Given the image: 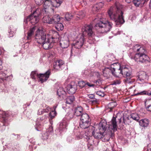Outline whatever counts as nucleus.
Wrapping results in <instances>:
<instances>
[{"instance_id": "obj_48", "label": "nucleus", "mask_w": 151, "mask_h": 151, "mask_svg": "<svg viewBox=\"0 0 151 151\" xmlns=\"http://www.w3.org/2000/svg\"><path fill=\"white\" fill-rule=\"evenodd\" d=\"M53 131V128L52 127L50 126L49 127L48 129H47L46 132H49L50 134V133H52V132Z\"/></svg>"}, {"instance_id": "obj_9", "label": "nucleus", "mask_w": 151, "mask_h": 151, "mask_svg": "<svg viewBox=\"0 0 151 151\" xmlns=\"http://www.w3.org/2000/svg\"><path fill=\"white\" fill-rule=\"evenodd\" d=\"M39 17L31 14L24 19V22L27 24L28 21H29L32 24L34 25L39 22Z\"/></svg>"}, {"instance_id": "obj_28", "label": "nucleus", "mask_w": 151, "mask_h": 151, "mask_svg": "<svg viewBox=\"0 0 151 151\" xmlns=\"http://www.w3.org/2000/svg\"><path fill=\"white\" fill-rule=\"evenodd\" d=\"M145 104L147 110L151 111V99L146 100L145 102Z\"/></svg>"}, {"instance_id": "obj_54", "label": "nucleus", "mask_w": 151, "mask_h": 151, "mask_svg": "<svg viewBox=\"0 0 151 151\" xmlns=\"http://www.w3.org/2000/svg\"><path fill=\"white\" fill-rule=\"evenodd\" d=\"M147 151H151V144H149L147 145Z\"/></svg>"}, {"instance_id": "obj_12", "label": "nucleus", "mask_w": 151, "mask_h": 151, "mask_svg": "<svg viewBox=\"0 0 151 151\" xmlns=\"http://www.w3.org/2000/svg\"><path fill=\"white\" fill-rule=\"evenodd\" d=\"M122 71H123V76L127 77V79L125 80L126 82L127 83H130L131 81L130 79L132 77V75L131 73L129 70L128 68L125 67H124V70Z\"/></svg>"}, {"instance_id": "obj_29", "label": "nucleus", "mask_w": 151, "mask_h": 151, "mask_svg": "<svg viewBox=\"0 0 151 151\" xmlns=\"http://www.w3.org/2000/svg\"><path fill=\"white\" fill-rule=\"evenodd\" d=\"M111 123L113 126L112 129L114 131H116L117 130V125L116 121V118L114 117H113L111 121Z\"/></svg>"}, {"instance_id": "obj_47", "label": "nucleus", "mask_w": 151, "mask_h": 151, "mask_svg": "<svg viewBox=\"0 0 151 151\" xmlns=\"http://www.w3.org/2000/svg\"><path fill=\"white\" fill-rule=\"evenodd\" d=\"M9 37H12L15 34V32H13L11 29L9 31Z\"/></svg>"}, {"instance_id": "obj_15", "label": "nucleus", "mask_w": 151, "mask_h": 151, "mask_svg": "<svg viewBox=\"0 0 151 151\" xmlns=\"http://www.w3.org/2000/svg\"><path fill=\"white\" fill-rule=\"evenodd\" d=\"M64 64V62L62 60H58L54 62V68L57 70H60L62 69Z\"/></svg>"}, {"instance_id": "obj_40", "label": "nucleus", "mask_w": 151, "mask_h": 151, "mask_svg": "<svg viewBox=\"0 0 151 151\" xmlns=\"http://www.w3.org/2000/svg\"><path fill=\"white\" fill-rule=\"evenodd\" d=\"M72 16L71 14L67 13L65 15V18L67 21H70L72 18Z\"/></svg>"}, {"instance_id": "obj_58", "label": "nucleus", "mask_w": 151, "mask_h": 151, "mask_svg": "<svg viewBox=\"0 0 151 151\" xmlns=\"http://www.w3.org/2000/svg\"><path fill=\"white\" fill-rule=\"evenodd\" d=\"M121 83V81L120 80H116L114 81V84H119Z\"/></svg>"}, {"instance_id": "obj_27", "label": "nucleus", "mask_w": 151, "mask_h": 151, "mask_svg": "<svg viewBox=\"0 0 151 151\" xmlns=\"http://www.w3.org/2000/svg\"><path fill=\"white\" fill-rule=\"evenodd\" d=\"M99 19H100V21L97 23L95 25L94 27L96 29H98V28L99 27V28H103L104 23L103 20L101 18H98Z\"/></svg>"}, {"instance_id": "obj_31", "label": "nucleus", "mask_w": 151, "mask_h": 151, "mask_svg": "<svg viewBox=\"0 0 151 151\" xmlns=\"http://www.w3.org/2000/svg\"><path fill=\"white\" fill-rule=\"evenodd\" d=\"M147 95L148 96L151 95V93H150L149 91H147L146 90H144L142 91H141L138 92L137 93L134 94V96H137L139 95Z\"/></svg>"}, {"instance_id": "obj_52", "label": "nucleus", "mask_w": 151, "mask_h": 151, "mask_svg": "<svg viewBox=\"0 0 151 151\" xmlns=\"http://www.w3.org/2000/svg\"><path fill=\"white\" fill-rule=\"evenodd\" d=\"M88 97L89 98L92 99H94L95 98V96L93 94L88 95Z\"/></svg>"}, {"instance_id": "obj_42", "label": "nucleus", "mask_w": 151, "mask_h": 151, "mask_svg": "<svg viewBox=\"0 0 151 151\" xmlns=\"http://www.w3.org/2000/svg\"><path fill=\"white\" fill-rule=\"evenodd\" d=\"M78 86L81 88H83L84 87L86 86V82L83 81H80L78 82Z\"/></svg>"}, {"instance_id": "obj_39", "label": "nucleus", "mask_w": 151, "mask_h": 151, "mask_svg": "<svg viewBox=\"0 0 151 151\" xmlns=\"http://www.w3.org/2000/svg\"><path fill=\"white\" fill-rule=\"evenodd\" d=\"M123 123L126 125H129L131 122L129 117H123Z\"/></svg>"}, {"instance_id": "obj_61", "label": "nucleus", "mask_w": 151, "mask_h": 151, "mask_svg": "<svg viewBox=\"0 0 151 151\" xmlns=\"http://www.w3.org/2000/svg\"><path fill=\"white\" fill-rule=\"evenodd\" d=\"M132 0H126V1L128 3H130Z\"/></svg>"}, {"instance_id": "obj_23", "label": "nucleus", "mask_w": 151, "mask_h": 151, "mask_svg": "<svg viewBox=\"0 0 151 151\" xmlns=\"http://www.w3.org/2000/svg\"><path fill=\"white\" fill-rule=\"evenodd\" d=\"M67 122L64 120L63 121L60 122L59 127L60 130L64 131L67 129V127L68 126Z\"/></svg>"}, {"instance_id": "obj_41", "label": "nucleus", "mask_w": 151, "mask_h": 151, "mask_svg": "<svg viewBox=\"0 0 151 151\" xmlns=\"http://www.w3.org/2000/svg\"><path fill=\"white\" fill-rule=\"evenodd\" d=\"M50 134L49 132H46L42 134L43 138L44 139H46L48 138Z\"/></svg>"}, {"instance_id": "obj_46", "label": "nucleus", "mask_w": 151, "mask_h": 151, "mask_svg": "<svg viewBox=\"0 0 151 151\" xmlns=\"http://www.w3.org/2000/svg\"><path fill=\"white\" fill-rule=\"evenodd\" d=\"M93 100H91L90 101V102L91 104H97L98 102V100L96 99H93Z\"/></svg>"}, {"instance_id": "obj_3", "label": "nucleus", "mask_w": 151, "mask_h": 151, "mask_svg": "<svg viewBox=\"0 0 151 151\" xmlns=\"http://www.w3.org/2000/svg\"><path fill=\"white\" fill-rule=\"evenodd\" d=\"M123 6L118 3H116L115 7L112 6L108 12L110 18L115 22L116 25H119L125 22L122 10Z\"/></svg>"}, {"instance_id": "obj_38", "label": "nucleus", "mask_w": 151, "mask_h": 151, "mask_svg": "<svg viewBox=\"0 0 151 151\" xmlns=\"http://www.w3.org/2000/svg\"><path fill=\"white\" fill-rule=\"evenodd\" d=\"M56 107V106H54L53 107L54 111H51V112H50L49 114V116L52 119L54 118L56 115V113L55 111Z\"/></svg>"}, {"instance_id": "obj_60", "label": "nucleus", "mask_w": 151, "mask_h": 151, "mask_svg": "<svg viewBox=\"0 0 151 151\" xmlns=\"http://www.w3.org/2000/svg\"><path fill=\"white\" fill-rule=\"evenodd\" d=\"M2 64V61L0 60V70H1L2 68V67L1 65Z\"/></svg>"}, {"instance_id": "obj_10", "label": "nucleus", "mask_w": 151, "mask_h": 151, "mask_svg": "<svg viewBox=\"0 0 151 151\" xmlns=\"http://www.w3.org/2000/svg\"><path fill=\"white\" fill-rule=\"evenodd\" d=\"M49 35L50 40L54 43L58 42L59 40L60 36L58 33L55 31H51L49 33H46V35Z\"/></svg>"}, {"instance_id": "obj_17", "label": "nucleus", "mask_w": 151, "mask_h": 151, "mask_svg": "<svg viewBox=\"0 0 151 151\" xmlns=\"http://www.w3.org/2000/svg\"><path fill=\"white\" fill-rule=\"evenodd\" d=\"M74 115L77 116H81L84 113L83 112V108L81 106H78L76 107L74 111Z\"/></svg>"}, {"instance_id": "obj_62", "label": "nucleus", "mask_w": 151, "mask_h": 151, "mask_svg": "<svg viewBox=\"0 0 151 151\" xmlns=\"http://www.w3.org/2000/svg\"><path fill=\"white\" fill-rule=\"evenodd\" d=\"M94 74H95V75L96 74L97 75V76H98V75H99V73H97V72H95L94 73Z\"/></svg>"}, {"instance_id": "obj_45", "label": "nucleus", "mask_w": 151, "mask_h": 151, "mask_svg": "<svg viewBox=\"0 0 151 151\" xmlns=\"http://www.w3.org/2000/svg\"><path fill=\"white\" fill-rule=\"evenodd\" d=\"M96 93L100 96L104 97V92L101 91H99L96 92Z\"/></svg>"}, {"instance_id": "obj_7", "label": "nucleus", "mask_w": 151, "mask_h": 151, "mask_svg": "<svg viewBox=\"0 0 151 151\" xmlns=\"http://www.w3.org/2000/svg\"><path fill=\"white\" fill-rule=\"evenodd\" d=\"M117 64L119 65L118 63H113L112 64L110 63L109 65H111V66H109V67L107 68L110 70L111 73L114 76L116 77L121 78L123 76V71L122 70H124V66L121 67L119 66V68L116 69V71L115 68L114 67L112 68V67L115 66V65H116Z\"/></svg>"}, {"instance_id": "obj_18", "label": "nucleus", "mask_w": 151, "mask_h": 151, "mask_svg": "<svg viewBox=\"0 0 151 151\" xmlns=\"http://www.w3.org/2000/svg\"><path fill=\"white\" fill-rule=\"evenodd\" d=\"M117 103L116 102H111L108 104L107 106L106 107V112H111L112 109L116 106Z\"/></svg>"}, {"instance_id": "obj_22", "label": "nucleus", "mask_w": 151, "mask_h": 151, "mask_svg": "<svg viewBox=\"0 0 151 151\" xmlns=\"http://www.w3.org/2000/svg\"><path fill=\"white\" fill-rule=\"evenodd\" d=\"M12 77V76L11 75L6 76V74L3 72H1L0 73V78L3 81H9Z\"/></svg>"}, {"instance_id": "obj_51", "label": "nucleus", "mask_w": 151, "mask_h": 151, "mask_svg": "<svg viewBox=\"0 0 151 151\" xmlns=\"http://www.w3.org/2000/svg\"><path fill=\"white\" fill-rule=\"evenodd\" d=\"M50 110H51L50 108L48 106L46 109H44V113H47Z\"/></svg>"}, {"instance_id": "obj_63", "label": "nucleus", "mask_w": 151, "mask_h": 151, "mask_svg": "<svg viewBox=\"0 0 151 151\" xmlns=\"http://www.w3.org/2000/svg\"><path fill=\"white\" fill-rule=\"evenodd\" d=\"M13 150H14V151H19V150H17V148H15L14 149H13Z\"/></svg>"}, {"instance_id": "obj_2", "label": "nucleus", "mask_w": 151, "mask_h": 151, "mask_svg": "<svg viewBox=\"0 0 151 151\" xmlns=\"http://www.w3.org/2000/svg\"><path fill=\"white\" fill-rule=\"evenodd\" d=\"M49 37V35H46L43 29L39 27L36 32L34 40L38 43L41 44L44 49L47 50L52 48L54 44Z\"/></svg>"}, {"instance_id": "obj_16", "label": "nucleus", "mask_w": 151, "mask_h": 151, "mask_svg": "<svg viewBox=\"0 0 151 151\" xmlns=\"http://www.w3.org/2000/svg\"><path fill=\"white\" fill-rule=\"evenodd\" d=\"M69 44V40L67 37L62 38L60 41V45L61 47L63 48L68 47Z\"/></svg>"}, {"instance_id": "obj_43", "label": "nucleus", "mask_w": 151, "mask_h": 151, "mask_svg": "<svg viewBox=\"0 0 151 151\" xmlns=\"http://www.w3.org/2000/svg\"><path fill=\"white\" fill-rule=\"evenodd\" d=\"M41 120V119H38L36 122V127L35 128L37 131H40V130L38 128L40 127V125H41V124L39 122L40 120Z\"/></svg>"}, {"instance_id": "obj_53", "label": "nucleus", "mask_w": 151, "mask_h": 151, "mask_svg": "<svg viewBox=\"0 0 151 151\" xmlns=\"http://www.w3.org/2000/svg\"><path fill=\"white\" fill-rule=\"evenodd\" d=\"M79 15L80 16V18H82L85 16V15L83 12H81V13H79Z\"/></svg>"}, {"instance_id": "obj_20", "label": "nucleus", "mask_w": 151, "mask_h": 151, "mask_svg": "<svg viewBox=\"0 0 151 151\" xmlns=\"http://www.w3.org/2000/svg\"><path fill=\"white\" fill-rule=\"evenodd\" d=\"M43 3L44 9H42V11L43 12L44 11L45 12H46L47 11V7L50 5L52 6V1L50 0H43Z\"/></svg>"}, {"instance_id": "obj_8", "label": "nucleus", "mask_w": 151, "mask_h": 151, "mask_svg": "<svg viewBox=\"0 0 151 151\" xmlns=\"http://www.w3.org/2000/svg\"><path fill=\"white\" fill-rule=\"evenodd\" d=\"M46 19L45 23L49 24H57L59 22L60 19V17L59 15L56 14L54 15L52 18H50L48 17H44L43 20Z\"/></svg>"}, {"instance_id": "obj_6", "label": "nucleus", "mask_w": 151, "mask_h": 151, "mask_svg": "<svg viewBox=\"0 0 151 151\" xmlns=\"http://www.w3.org/2000/svg\"><path fill=\"white\" fill-rule=\"evenodd\" d=\"M91 119L89 115L86 113H84L80 116V127L83 129H89L91 124Z\"/></svg>"}, {"instance_id": "obj_36", "label": "nucleus", "mask_w": 151, "mask_h": 151, "mask_svg": "<svg viewBox=\"0 0 151 151\" xmlns=\"http://www.w3.org/2000/svg\"><path fill=\"white\" fill-rule=\"evenodd\" d=\"M55 28L58 31H60L63 29L64 26L61 23H58L56 25Z\"/></svg>"}, {"instance_id": "obj_11", "label": "nucleus", "mask_w": 151, "mask_h": 151, "mask_svg": "<svg viewBox=\"0 0 151 151\" xmlns=\"http://www.w3.org/2000/svg\"><path fill=\"white\" fill-rule=\"evenodd\" d=\"M148 80V76L146 73L144 71L140 72L138 75V81H140V83L144 84L147 83Z\"/></svg>"}, {"instance_id": "obj_30", "label": "nucleus", "mask_w": 151, "mask_h": 151, "mask_svg": "<svg viewBox=\"0 0 151 151\" xmlns=\"http://www.w3.org/2000/svg\"><path fill=\"white\" fill-rule=\"evenodd\" d=\"M75 100V97L73 96H71L68 97L66 100V103L67 104H71Z\"/></svg>"}, {"instance_id": "obj_21", "label": "nucleus", "mask_w": 151, "mask_h": 151, "mask_svg": "<svg viewBox=\"0 0 151 151\" xmlns=\"http://www.w3.org/2000/svg\"><path fill=\"white\" fill-rule=\"evenodd\" d=\"M36 28V27H33L30 29V30L28 32L27 37V39L28 40H31L34 32Z\"/></svg>"}, {"instance_id": "obj_34", "label": "nucleus", "mask_w": 151, "mask_h": 151, "mask_svg": "<svg viewBox=\"0 0 151 151\" xmlns=\"http://www.w3.org/2000/svg\"><path fill=\"white\" fill-rule=\"evenodd\" d=\"M131 117L136 121H138L139 119V117L137 113H132L131 114Z\"/></svg>"}, {"instance_id": "obj_14", "label": "nucleus", "mask_w": 151, "mask_h": 151, "mask_svg": "<svg viewBox=\"0 0 151 151\" xmlns=\"http://www.w3.org/2000/svg\"><path fill=\"white\" fill-rule=\"evenodd\" d=\"M77 85L76 84L71 83L70 84H68L67 87L68 92L70 94H73L76 92L77 89Z\"/></svg>"}, {"instance_id": "obj_37", "label": "nucleus", "mask_w": 151, "mask_h": 151, "mask_svg": "<svg viewBox=\"0 0 151 151\" xmlns=\"http://www.w3.org/2000/svg\"><path fill=\"white\" fill-rule=\"evenodd\" d=\"M133 1L134 5L136 6H138L141 4L142 5L144 3L143 0H133Z\"/></svg>"}, {"instance_id": "obj_26", "label": "nucleus", "mask_w": 151, "mask_h": 151, "mask_svg": "<svg viewBox=\"0 0 151 151\" xmlns=\"http://www.w3.org/2000/svg\"><path fill=\"white\" fill-rule=\"evenodd\" d=\"M149 120L147 119H142L139 122V125L143 127H147L149 124Z\"/></svg>"}, {"instance_id": "obj_59", "label": "nucleus", "mask_w": 151, "mask_h": 151, "mask_svg": "<svg viewBox=\"0 0 151 151\" xmlns=\"http://www.w3.org/2000/svg\"><path fill=\"white\" fill-rule=\"evenodd\" d=\"M9 16H8V17L6 16L5 17V19L6 20H8L11 19V15L9 16Z\"/></svg>"}, {"instance_id": "obj_49", "label": "nucleus", "mask_w": 151, "mask_h": 151, "mask_svg": "<svg viewBox=\"0 0 151 151\" xmlns=\"http://www.w3.org/2000/svg\"><path fill=\"white\" fill-rule=\"evenodd\" d=\"M6 115H4V114H1V115L2 114V117L3 119V122H5L6 121V117L8 116V114L6 113Z\"/></svg>"}, {"instance_id": "obj_55", "label": "nucleus", "mask_w": 151, "mask_h": 151, "mask_svg": "<svg viewBox=\"0 0 151 151\" xmlns=\"http://www.w3.org/2000/svg\"><path fill=\"white\" fill-rule=\"evenodd\" d=\"M111 60H109V61H108V62L107 63H106V65L105 66V67H105V69H106V68L108 69L107 68L109 67V66H111V65H109L110 63H111ZM104 67H105V66H104Z\"/></svg>"}, {"instance_id": "obj_19", "label": "nucleus", "mask_w": 151, "mask_h": 151, "mask_svg": "<svg viewBox=\"0 0 151 151\" xmlns=\"http://www.w3.org/2000/svg\"><path fill=\"white\" fill-rule=\"evenodd\" d=\"M104 6L103 3L101 2L94 5L92 8V11L94 13L97 12Z\"/></svg>"}, {"instance_id": "obj_25", "label": "nucleus", "mask_w": 151, "mask_h": 151, "mask_svg": "<svg viewBox=\"0 0 151 151\" xmlns=\"http://www.w3.org/2000/svg\"><path fill=\"white\" fill-rule=\"evenodd\" d=\"M111 23L107 21L104 22V32L109 31L111 28Z\"/></svg>"}, {"instance_id": "obj_64", "label": "nucleus", "mask_w": 151, "mask_h": 151, "mask_svg": "<svg viewBox=\"0 0 151 151\" xmlns=\"http://www.w3.org/2000/svg\"><path fill=\"white\" fill-rule=\"evenodd\" d=\"M149 6H150V8H151V0L150 1V3Z\"/></svg>"}, {"instance_id": "obj_24", "label": "nucleus", "mask_w": 151, "mask_h": 151, "mask_svg": "<svg viewBox=\"0 0 151 151\" xmlns=\"http://www.w3.org/2000/svg\"><path fill=\"white\" fill-rule=\"evenodd\" d=\"M52 6L55 8L59 7L63 0H52Z\"/></svg>"}, {"instance_id": "obj_13", "label": "nucleus", "mask_w": 151, "mask_h": 151, "mask_svg": "<svg viewBox=\"0 0 151 151\" xmlns=\"http://www.w3.org/2000/svg\"><path fill=\"white\" fill-rule=\"evenodd\" d=\"M50 74V70H48L44 73H40L39 76V78L41 83L45 82L49 77Z\"/></svg>"}, {"instance_id": "obj_35", "label": "nucleus", "mask_w": 151, "mask_h": 151, "mask_svg": "<svg viewBox=\"0 0 151 151\" xmlns=\"http://www.w3.org/2000/svg\"><path fill=\"white\" fill-rule=\"evenodd\" d=\"M44 12H45L44 11L43 12L42 10H41L40 9L38 8L32 14L36 15L37 17H39V16L41 14Z\"/></svg>"}, {"instance_id": "obj_1", "label": "nucleus", "mask_w": 151, "mask_h": 151, "mask_svg": "<svg viewBox=\"0 0 151 151\" xmlns=\"http://www.w3.org/2000/svg\"><path fill=\"white\" fill-rule=\"evenodd\" d=\"M146 52L143 47L136 45L129 49V55L131 59L134 58L137 62L147 63L150 62V59L146 54Z\"/></svg>"}, {"instance_id": "obj_50", "label": "nucleus", "mask_w": 151, "mask_h": 151, "mask_svg": "<svg viewBox=\"0 0 151 151\" xmlns=\"http://www.w3.org/2000/svg\"><path fill=\"white\" fill-rule=\"evenodd\" d=\"M44 113V109H40L38 110L37 112V114L39 115H41L42 114H43Z\"/></svg>"}, {"instance_id": "obj_56", "label": "nucleus", "mask_w": 151, "mask_h": 151, "mask_svg": "<svg viewBox=\"0 0 151 151\" xmlns=\"http://www.w3.org/2000/svg\"><path fill=\"white\" fill-rule=\"evenodd\" d=\"M86 83V85H87L90 87H93L94 86V85L93 84H91L90 83H89V82Z\"/></svg>"}, {"instance_id": "obj_5", "label": "nucleus", "mask_w": 151, "mask_h": 151, "mask_svg": "<svg viewBox=\"0 0 151 151\" xmlns=\"http://www.w3.org/2000/svg\"><path fill=\"white\" fill-rule=\"evenodd\" d=\"M104 122L103 120L100 122L98 127V130L96 129L93 126H90L89 127L88 131L86 132L87 134L89 136L92 135L96 139H101L104 136L103 133H104Z\"/></svg>"}, {"instance_id": "obj_4", "label": "nucleus", "mask_w": 151, "mask_h": 151, "mask_svg": "<svg viewBox=\"0 0 151 151\" xmlns=\"http://www.w3.org/2000/svg\"><path fill=\"white\" fill-rule=\"evenodd\" d=\"M93 25L92 24L91 25H87L85 24L84 26L82 29V31L83 32V34L81 35L78 36L79 38H78L74 41L72 46V47L77 49L81 48L83 46L84 41V38L83 35L84 32H85L87 34L89 37L92 36L93 34V32L92 30Z\"/></svg>"}, {"instance_id": "obj_32", "label": "nucleus", "mask_w": 151, "mask_h": 151, "mask_svg": "<svg viewBox=\"0 0 151 151\" xmlns=\"http://www.w3.org/2000/svg\"><path fill=\"white\" fill-rule=\"evenodd\" d=\"M66 92L64 91L63 88L60 87L57 90V94L59 96H60L62 95L65 94Z\"/></svg>"}, {"instance_id": "obj_57", "label": "nucleus", "mask_w": 151, "mask_h": 151, "mask_svg": "<svg viewBox=\"0 0 151 151\" xmlns=\"http://www.w3.org/2000/svg\"><path fill=\"white\" fill-rule=\"evenodd\" d=\"M73 139L71 137H69L68 138L67 140L69 142H70L72 141V140Z\"/></svg>"}, {"instance_id": "obj_33", "label": "nucleus", "mask_w": 151, "mask_h": 151, "mask_svg": "<svg viewBox=\"0 0 151 151\" xmlns=\"http://www.w3.org/2000/svg\"><path fill=\"white\" fill-rule=\"evenodd\" d=\"M39 74L37 71H32L30 74L31 78L33 79H35L37 77L39 78Z\"/></svg>"}, {"instance_id": "obj_44", "label": "nucleus", "mask_w": 151, "mask_h": 151, "mask_svg": "<svg viewBox=\"0 0 151 151\" xmlns=\"http://www.w3.org/2000/svg\"><path fill=\"white\" fill-rule=\"evenodd\" d=\"M36 4L38 5H41L43 3V0H35Z\"/></svg>"}]
</instances>
